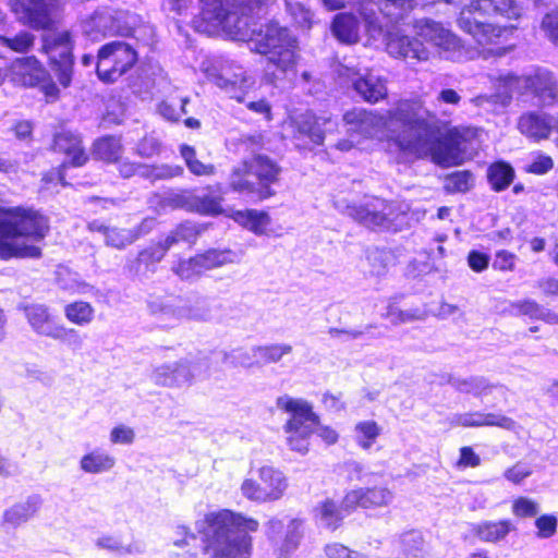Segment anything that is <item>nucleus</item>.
<instances>
[{"instance_id": "obj_42", "label": "nucleus", "mask_w": 558, "mask_h": 558, "mask_svg": "<svg viewBox=\"0 0 558 558\" xmlns=\"http://www.w3.org/2000/svg\"><path fill=\"white\" fill-rule=\"evenodd\" d=\"M122 153L123 147L118 137L107 136L95 143L94 154L100 160L116 162L120 159Z\"/></svg>"}, {"instance_id": "obj_61", "label": "nucleus", "mask_w": 558, "mask_h": 558, "mask_svg": "<svg viewBox=\"0 0 558 558\" xmlns=\"http://www.w3.org/2000/svg\"><path fill=\"white\" fill-rule=\"evenodd\" d=\"M541 29L555 45H558V11L546 13L541 21Z\"/></svg>"}, {"instance_id": "obj_14", "label": "nucleus", "mask_w": 558, "mask_h": 558, "mask_svg": "<svg viewBox=\"0 0 558 558\" xmlns=\"http://www.w3.org/2000/svg\"><path fill=\"white\" fill-rule=\"evenodd\" d=\"M16 20L29 28L50 29L56 23L58 0H10Z\"/></svg>"}, {"instance_id": "obj_55", "label": "nucleus", "mask_w": 558, "mask_h": 558, "mask_svg": "<svg viewBox=\"0 0 558 558\" xmlns=\"http://www.w3.org/2000/svg\"><path fill=\"white\" fill-rule=\"evenodd\" d=\"M136 22L137 19L135 15L126 11L113 10V36H130Z\"/></svg>"}, {"instance_id": "obj_41", "label": "nucleus", "mask_w": 558, "mask_h": 558, "mask_svg": "<svg viewBox=\"0 0 558 558\" xmlns=\"http://www.w3.org/2000/svg\"><path fill=\"white\" fill-rule=\"evenodd\" d=\"M95 545L98 549L107 550L117 555H134L141 554L143 550L133 544L124 545L121 537L113 534H104L99 536Z\"/></svg>"}, {"instance_id": "obj_9", "label": "nucleus", "mask_w": 558, "mask_h": 558, "mask_svg": "<svg viewBox=\"0 0 558 558\" xmlns=\"http://www.w3.org/2000/svg\"><path fill=\"white\" fill-rule=\"evenodd\" d=\"M409 206L378 197L366 198L360 205L348 207V215L373 230L400 231L407 223Z\"/></svg>"}, {"instance_id": "obj_23", "label": "nucleus", "mask_w": 558, "mask_h": 558, "mask_svg": "<svg viewBox=\"0 0 558 558\" xmlns=\"http://www.w3.org/2000/svg\"><path fill=\"white\" fill-rule=\"evenodd\" d=\"M32 329L39 336L52 339L59 337L62 325L54 322L49 308L41 304H31L24 308Z\"/></svg>"}, {"instance_id": "obj_54", "label": "nucleus", "mask_w": 558, "mask_h": 558, "mask_svg": "<svg viewBox=\"0 0 558 558\" xmlns=\"http://www.w3.org/2000/svg\"><path fill=\"white\" fill-rule=\"evenodd\" d=\"M287 11L290 13L295 23L303 27L310 28L312 25L313 13L296 0H284Z\"/></svg>"}, {"instance_id": "obj_64", "label": "nucleus", "mask_w": 558, "mask_h": 558, "mask_svg": "<svg viewBox=\"0 0 558 558\" xmlns=\"http://www.w3.org/2000/svg\"><path fill=\"white\" fill-rule=\"evenodd\" d=\"M328 558H366L363 554L349 549L342 544H329L325 548Z\"/></svg>"}, {"instance_id": "obj_1", "label": "nucleus", "mask_w": 558, "mask_h": 558, "mask_svg": "<svg viewBox=\"0 0 558 558\" xmlns=\"http://www.w3.org/2000/svg\"><path fill=\"white\" fill-rule=\"evenodd\" d=\"M259 523L254 518L228 509L213 511L196 524L204 535L209 558H251L252 537Z\"/></svg>"}, {"instance_id": "obj_58", "label": "nucleus", "mask_w": 558, "mask_h": 558, "mask_svg": "<svg viewBox=\"0 0 558 558\" xmlns=\"http://www.w3.org/2000/svg\"><path fill=\"white\" fill-rule=\"evenodd\" d=\"M402 550L407 555L417 556L424 548V538L418 531H408L400 536Z\"/></svg>"}, {"instance_id": "obj_16", "label": "nucleus", "mask_w": 558, "mask_h": 558, "mask_svg": "<svg viewBox=\"0 0 558 558\" xmlns=\"http://www.w3.org/2000/svg\"><path fill=\"white\" fill-rule=\"evenodd\" d=\"M386 50L391 57L405 61H427L430 58L429 49L418 38L399 31L387 34Z\"/></svg>"}, {"instance_id": "obj_21", "label": "nucleus", "mask_w": 558, "mask_h": 558, "mask_svg": "<svg viewBox=\"0 0 558 558\" xmlns=\"http://www.w3.org/2000/svg\"><path fill=\"white\" fill-rule=\"evenodd\" d=\"M417 35L424 41L438 48L442 52H454L460 48V40L441 24L425 20L417 25Z\"/></svg>"}, {"instance_id": "obj_36", "label": "nucleus", "mask_w": 558, "mask_h": 558, "mask_svg": "<svg viewBox=\"0 0 558 558\" xmlns=\"http://www.w3.org/2000/svg\"><path fill=\"white\" fill-rule=\"evenodd\" d=\"M214 317L213 302L203 296L183 299V319L208 322Z\"/></svg>"}, {"instance_id": "obj_4", "label": "nucleus", "mask_w": 558, "mask_h": 558, "mask_svg": "<svg viewBox=\"0 0 558 558\" xmlns=\"http://www.w3.org/2000/svg\"><path fill=\"white\" fill-rule=\"evenodd\" d=\"M248 40L258 53L266 54L265 80L278 86L293 81L296 65V41L286 27L271 22L257 28L248 23Z\"/></svg>"}, {"instance_id": "obj_24", "label": "nucleus", "mask_w": 558, "mask_h": 558, "mask_svg": "<svg viewBox=\"0 0 558 558\" xmlns=\"http://www.w3.org/2000/svg\"><path fill=\"white\" fill-rule=\"evenodd\" d=\"M46 76H48L47 71L35 57L16 59L12 63V80L22 86H38Z\"/></svg>"}, {"instance_id": "obj_28", "label": "nucleus", "mask_w": 558, "mask_h": 558, "mask_svg": "<svg viewBox=\"0 0 558 558\" xmlns=\"http://www.w3.org/2000/svg\"><path fill=\"white\" fill-rule=\"evenodd\" d=\"M113 9L102 8L82 22L83 33L92 40L113 36Z\"/></svg>"}, {"instance_id": "obj_59", "label": "nucleus", "mask_w": 558, "mask_h": 558, "mask_svg": "<svg viewBox=\"0 0 558 558\" xmlns=\"http://www.w3.org/2000/svg\"><path fill=\"white\" fill-rule=\"evenodd\" d=\"M511 509L518 518H533L539 512V505L531 498L518 497L513 500Z\"/></svg>"}, {"instance_id": "obj_34", "label": "nucleus", "mask_w": 558, "mask_h": 558, "mask_svg": "<svg viewBox=\"0 0 558 558\" xmlns=\"http://www.w3.org/2000/svg\"><path fill=\"white\" fill-rule=\"evenodd\" d=\"M114 465V457L99 449L84 454L80 460V469L87 474L106 473L111 471Z\"/></svg>"}, {"instance_id": "obj_57", "label": "nucleus", "mask_w": 558, "mask_h": 558, "mask_svg": "<svg viewBox=\"0 0 558 558\" xmlns=\"http://www.w3.org/2000/svg\"><path fill=\"white\" fill-rule=\"evenodd\" d=\"M385 317L393 325H401L421 319L422 314L418 310L403 311L391 304L387 307Z\"/></svg>"}, {"instance_id": "obj_63", "label": "nucleus", "mask_w": 558, "mask_h": 558, "mask_svg": "<svg viewBox=\"0 0 558 558\" xmlns=\"http://www.w3.org/2000/svg\"><path fill=\"white\" fill-rule=\"evenodd\" d=\"M151 379L159 386L174 387L173 363L156 366L153 371Z\"/></svg>"}, {"instance_id": "obj_27", "label": "nucleus", "mask_w": 558, "mask_h": 558, "mask_svg": "<svg viewBox=\"0 0 558 558\" xmlns=\"http://www.w3.org/2000/svg\"><path fill=\"white\" fill-rule=\"evenodd\" d=\"M469 10L508 20H518L523 14V8L517 0H473Z\"/></svg>"}, {"instance_id": "obj_25", "label": "nucleus", "mask_w": 558, "mask_h": 558, "mask_svg": "<svg viewBox=\"0 0 558 558\" xmlns=\"http://www.w3.org/2000/svg\"><path fill=\"white\" fill-rule=\"evenodd\" d=\"M228 186L233 192L259 201V187L246 159L232 168L228 178Z\"/></svg>"}, {"instance_id": "obj_49", "label": "nucleus", "mask_w": 558, "mask_h": 558, "mask_svg": "<svg viewBox=\"0 0 558 558\" xmlns=\"http://www.w3.org/2000/svg\"><path fill=\"white\" fill-rule=\"evenodd\" d=\"M135 232L131 231L130 228L109 227L105 236V243L107 246L123 250L137 240V233Z\"/></svg>"}, {"instance_id": "obj_33", "label": "nucleus", "mask_w": 558, "mask_h": 558, "mask_svg": "<svg viewBox=\"0 0 558 558\" xmlns=\"http://www.w3.org/2000/svg\"><path fill=\"white\" fill-rule=\"evenodd\" d=\"M150 314L160 319L179 322L183 320V299H154L148 302Z\"/></svg>"}, {"instance_id": "obj_5", "label": "nucleus", "mask_w": 558, "mask_h": 558, "mask_svg": "<svg viewBox=\"0 0 558 558\" xmlns=\"http://www.w3.org/2000/svg\"><path fill=\"white\" fill-rule=\"evenodd\" d=\"M422 125H410L408 134L399 135V150L424 158L430 156L432 160L440 167L461 165L464 160L461 148V136L458 131H450L441 141H437L433 124L429 122L430 113L421 100Z\"/></svg>"}, {"instance_id": "obj_30", "label": "nucleus", "mask_w": 558, "mask_h": 558, "mask_svg": "<svg viewBox=\"0 0 558 558\" xmlns=\"http://www.w3.org/2000/svg\"><path fill=\"white\" fill-rule=\"evenodd\" d=\"M221 202V186L219 184L216 186H207L206 193L204 194L193 193L192 213L207 216L219 215L222 213Z\"/></svg>"}, {"instance_id": "obj_11", "label": "nucleus", "mask_w": 558, "mask_h": 558, "mask_svg": "<svg viewBox=\"0 0 558 558\" xmlns=\"http://www.w3.org/2000/svg\"><path fill=\"white\" fill-rule=\"evenodd\" d=\"M458 23L460 28L470 34L478 45L477 57L489 59L507 53V48L502 46L508 32L507 27L478 22L472 17L471 10L462 11Z\"/></svg>"}, {"instance_id": "obj_39", "label": "nucleus", "mask_w": 558, "mask_h": 558, "mask_svg": "<svg viewBox=\"0 0 558 558\" xmlns=\"http://www.w3.org/2000/svg\"><path fill=\"white\" fill-rule=\"evenodd\" d=\"M37 511V502L35 500H27L20 502L8 510L3 514V522L12 527H16L27 522Z\"/></svg>"}, {"instance_id": "obj_52", "label": "nucleus", "mask_w": 558, "mask_h": 558, "mask_svg": "<svg viewBox=\"0 0 558 558\" xmlns=\"http://www.w3.org/2000/svg\"><path fill=\"white\" fill-rule=\"evenodd\" d=\"M391 253L386 250H368L366 259L369 265V272L373 276H383L387 272L388 264L391 260Z\"/></svg>"}, {"instance_id": "obj_8", "label": "nucleus", "mask_w": 558, "mask_h": 558, "mask_svg": "<svg viewBox=\"0 0 558 558\" xmlns=\"http://www.w3.org/2000/svg\"><path fill=\"white\" fill-rule=\"evenodd\" d=\"M276 407L290 416L282 427L289 448L306 454L310 449V437L318 424V415L314 412L313 405L305 399L282 395L276 399Z\"/></svg>"}, {"instance_id": "obj_50", "label": "nucleus", "mask_w": 558, "mask_h": 558, "mask_svg": "<svg viewBox=\"0 0 558 558\" xmlns=\"http://www.w3.org/2000/svg\"><path fill=\"white\" fill-rule=\"evenodd\" d=\"M0 43L14 52L27 53L34 47L35 35L27 31H21L12 37L0 36Z\"/></svg>"}, {"instance_id": "obj_31", "label": "nucleus", "mask_w": 558, "mask_h": 558, "mask_svg": "<svg viewBox=\"0 0 558 558\" xmlns=\"http://www.w3.org/2000/svg\"><path fill=\"white\" fill-rule=\"evenodd\" d=\"M353 87L365 101L373 104L386 98L388 94L385 80L373 74L359 77Z\"/></svg>"}, {"instance_id": "obj_35", "label": "nucleus", "mask_w": 558, "mask_h": 558, "mask_svg": "<svg viewBox=\"0 0 558 558\" xmlns=\"http://www.w3.org/2000/svg\"><path fill=\"white\" fill-rule=\"evenodd\" d=\"M514 529L510 520L484 521L476 524L473 532L481 541L495 543L504 539Z\"/></svg>"}, {"instance_id": "obj_2", "label": "nucleus", "mask_w": 558, "mask_h": 558, "mask_svg": "<svg viewBox=\"0 0 558 558\" xmlns=\"http://www.w3.org/2000/svg\"><path fill=\"white\" fill-rule=\"evenodd\" d=\"M49 232V221L37 210L25 207L0 208V259L39 258L35 243Z\"/></svg>"}, {"instance_id": "obj_29", "label": "nucleus", "mask_w": 558, "mask_h": 558, "mask_svg": "<svg viewBox=\"0 0 558 558\" xmlns=\"http://www.w3.org/2000/svg\"><path fill=\"white\" fill-rule=\"evenodd\" d=\"M53 149L70 157L71 165L75 167L83 166L88 159L80 136L71 132L58 133L53 140Z\"/></svg>"}, {"instance_id": "obj_20", "label": "nucleus", "mask_w": 558, "mask_h": 558, "mask_svg": "<svg viewBox=\"0 0 558 558\" xmlns=\"http://www.w3.org/2000/svg\"><path fill=\"white\" fill-rule=\"evenodd\" d=\"M448 421L452 427L497 426L508 430H512L515 427V422L511 417L500 413H483L478 411L456 413L449 416Z\"/></svg>"}, {"instance_id": "obj_46", "label": "nucleus", "mask_w": 558, "mask_h": 558, "mask_svg": "<svg viewBox=\"0 0 558 558\" xmlns=\"http://www.w3.org/2000/svg\"><path fill=\"white\" fill-rule=\"evenodd\" d=\"M57 283L61 289L72 293H86L90 288L77 272H73L66 267H60L57 270Z\"/></svg>"}, {"instance_id": "obj_43", "label": "nucleus", "mask_w": 558, "mask_h": 558, "mask_svg": "<svg viewBox=\"0 0 558 558\" xmlns=\"http://www.w3.org/2000/svg\"><path fill=\"white\" fill-rule=\"evenodd\" d=\"M293 348L288 343H274L252 348L253 356L264 364L278 363L284 355L290 354Z\"/></svg>"}, {"instance_id": "obj_48", "label": "nucleus", "mask_w": 558, "mask_h": 558, "mask_svg": "<svg viewBox=\"0 0 558 558\" xmlns=\"http://www.w3.org/2000/svg\"><path fill=\"white\" fill-rule=\"evenodd\" d=\"M474 184L473 173L470 171H454L445 177L444 189L448 193H465Z\"/></svg>"}, {"instance_id": "obj_19", "label": "nucleus", "mask_w": 558, "mask_h": 558, "mask_svg": "<svg viewBox=\"0 0 558 558\" xmlns=\"http://www.w3.org/2000/svg\"><path fill=\"white\" fill-rule=\"evenodd\" d=\"M393 493L387 487L357 488L350 490L343 498L345 509L387 507L392 502Z\"/></svg>"}, {"instance_id": "obj_38", "label": "nucleus", "mask_w": 558, "mask_h": 558, "mask_svg": "<svg viewBox=\"0 0 558 558\" xmlns=\"http://www.w3.org/2000/svg\"><path fill=\"white\" fill-rule=\"evenodd\" d=\"M302 521L293 519L289 522L286 529L284 537L276 543V554L278 558H287L293 553L302 538Z\"/></svg>"}, {"instance_id": "obj_47", "label": "nucleus", "mask_w": 558, "mask_h": 558, "mask_svg": "<svg viewBox=\"0 0 558 558\" xmlns=\"http://www.w3.org/2000/svg\"><path fill=\"white\" fill-rule=\"evenodd\" d=\"M379 10L391 21L398 22L414 9L415 0H379Z\"/></svg>"}, {"instance_id": "obj_26", "label": "nucleus", "mask_w": 558, "mask_h": 558, "mask_svg": "<svg viewBox=\"0 0 558 558\" xmlns=\"http://www.w3.org/2000/svg\"><path fill=\"white\" fill-rule=\"evenodd\" d=\"M210 360L211 355L199 354L195 359H182L178 362H173L174 386L191 384L195 377L207 373Z\"/></svg>"}, {"instance_id": "obj_51", "label": "nucleus", "mask_w": 558, "mask_h": 558, "mask_svg": "<svg viewBox=\"0 0 558 558\" xmlns=\"http://www.w3.org/2000/svg\"><path fill=\"white\" fill-rule=\"evenodd\" d=\"M450 384L460 392L473 393L474 396H483L493 387L483 377H470V378H456L451 379Z\"/></svg>"}, {"instance_id": "obj_45", "label": "nucleus", "mask_w": 558, "mask_h": 558, "mask_svg": "<svg viewBox=\"0 0 558 558\" xmlns=\"http://www.w3.org/2000/svg\"><path fill=\"white\" fill-rule=\"evenodd\" d=\"M354 432L357 445L368 450L380 435L381 427L375 421H362L355 425Z\"/></svg>"}, {"instance_id": "obj_15", "label": "nucleus", "mask_w": 558, "mask_h": 558, "mask_svg": "<svg viewBox=\"0 0 558 558\" xmlns=\"http://www.w3.org/2000/svg\"><path fill=\"white\" fill-rule=\"evenodd\" d=\"M72 36L68 31L46 36L44 39L43 50L48 54L51 68L63 87L70 86L72 81Z\"/></svg>"}, {"instance_id": "obj_17", "label": "nucleus", "mask_w": 558, "mask_h": 558, "mask_svg": "<svg viewBox=\"0 0 558 558\" xmlns=\"http://www.w3.org/2000/svg\"><path fill=\"white\" fill-rule=\"evenodd\" d=\"M294 137H307L314 144H322L327 132H331L336 122L330 117H315L311 112L296 116L290 122Z\"/></svg>"}, {"instance_id": "obj_62", "label": "nucleus", "mask_w": 558, "mask_h": 558, "mask_svg": "<svg viewBox=\"0 0 558 558\" xmlns=\"http://www.w3.org/2000/svg\"><path fill=\"white\" fill-rule=\"evenodd\" d=\"M532 469L525 463L517 462L504 472V477L515 485H520L525 478L531 476Z\"/></svg>"}, {"instance_id": "obj_18", "label": "nucleus", "mask_w": 558, "mask_h": 558, "mask_svg": "<svg viewBox=\"0 0 558 558\" xmlns=\"http://www.w3.org/2000/svg\"><path fill=\"white\" fill-rule=\"evenodd\" d=\"M248 161L251 171L259 187V201L267 199L276 194L271 185L279 180L281 167L266 155H254Z\"/></svg>"}, {"instance_id": "obj_32", "label": "nucleus", "mask_w": 558, "mask_h": 558, "mask_svg": "<svg viewBox=\"0 0 558 558\" xmlns=\"http://www.w3.org/2000/svg\"><path fill=\"white\" fill-rule=\"evenodd\" d=\"M332 34L344 44H355L359 40L360 25L353 14L339 13L331 25Z\"/></svg>"}, {"instance_id": "obj_6", "label": "nucleus", "mask_w": 558, "mask_h": 558, "mask_svg": "<svg viewBox=\"0 0 558 558\" xmlns=\"http://www.w3.org/2000/svg\"><path fill=\"white\" fill-rule=\"evenodd\" d=\"M274 0H201L202 10L194 19L195 29L207 35L220 32L233 39H245L248 32V13Z\"/></svg>"}, {"instance_id": "obj_22", "label": "nucleus", "mask_w": 558, "mask_h": 558, "mask_svg": "<svg viewBox=\"0 0 558 558\" xmlns=\"http://www.w3.org/2000/svg\"><path fill=\"white\" fill-rule=\"evenodd\" d=\"M518 129L526 137L539 141L547 138L553 129L558 131V118L543 112H526L520 117Z\"/></svg>"}, {"instance_id": "obj_12", "label": "nucleus", "mask_w": 558, "mask_h": 558, "mask_svg": "<svg viewBox=\"0 0 558 558\" xmlns=\"http://www.w3.org/2000/svg\"><path fill=\"white\" fill-rule=\"evenodd\" d=\"M258 481L245 478L240 487L241 494L246 499L266 504L281 499L288 489L289 483L282 471L263 465L257 470Z\"/></svg>"}, {"instance_id": "obj_3", "label": "nucleus", "mask_w": 558, "mask_h": 558, "mask_svg": "<svg viewBox=\"0 0 558 558\" xmlns=\"http://www.w3.org/2000/svg\"><path fill=\"white\" fill-rule=\"evenodd\" d=\"M422 112L420 99H402L385 114L353 109L343 114V121L350 137L360 135L368 138L386 132L388 138L399 149V135L408 134L410 125H422Z\"/></svg>"}, {"instance_id": "obj_56", "label": "nucleus", "mask_w": 558, "mask_h": 558, "mask_svg": "<svg viewBox=\"0 0 558 558\" xmlns=\"http://www.w3.org/2000/svg\"><path fill=\"white\" fill-rule=\"evenodd\" d=\"M198 231L192 223H182L172 230L166 238L168 245L172 246L179 242L192 243L196 240Z\"/></svg>"}, {"instance_id": "obj_7", "label": "nucleus", "mask_w": 558, "mask_h": 558, "mask_svg": "<svg viewBox=\"0 0 558 558\" xmlns=\"http://www.w3.org/2000/svg\"><path fill=\"white\" fill-rule=\"evenodd\" d=\"M207 78L225 90L231 98L245 102L246 108L255 113L271 119V107L265 99L250 100V93L255 88L256 81L240 65L231 61H219L206 69Z\"/></svg>"}, {"instance_id": "obj_60", "label": "nucleus", "mask_w": 558, "mask_h": 558, "mask_svg": "<svg viewBox=\"0 0 558 558\" xmlns=\"http://www.w3.org/2000/svg\"><path fill=\"white\" fill-rule=\"evenodd\" d=\"M319 518L323 524L335 530L338 526L339 521H341L342 514L333 501L326 500L319 508Z\"/></svg>"}, {"instance_id": "obj_37", "label": "nucleus", "mask_w": 558, "mask_h": 558, "mask_svg": "<svg viewBox=\"0 0 558 558\" xmlns=\"http://www.w3.org/2000/svg\"><path fill=\"white\" fill-rule=\"evenodd\" d=\"M234 220L257 235L265 234L271 219L266 211L256 209L239 210L233 216Z\"/></svg>"}, {"instance_id": "obj_53", "label": "nucleus", "mask_w": 558, "mask_h": 558, "mask_svg": "<svg viewBox=\"0 0 558 558\" xmlns=\"http://www.w3.org/2000/svg\"><path fill=\"white\" fill-rule=\"evenodd\" d=\"M171 246L168 245L167 240L149 245L142 250L137 256V263L144 264L146 267L159 263Z\"/></svg>"}, {"instance_id": "obj_44", "label": "nucleus", "mask_w": 558, "mask_h": 558, "mask_svg": "<svg viewBox=\"0 0 558 558\" xmlns=\"http://www.w3.org/2000/svg\"><path fill=\"white\" fill-rule=\"evenodd\" d=\"M487 175L493 189L499 192L512 183L514 170L509 163L500 161L489 167Z\"/></svg>"}, {"instance_id": "obj_40", "label": "nucleus", "mask_w": 558, "mask_h": 558, "mask_svg": "<svg viewBox=\"0 0 558 558\" xmlns=\"http://www.w3.org/2000/svg\"><path fill=\"white\" fill-rule=\"evenodd\" d=\"M65 318L77 326L89 325L95 317V308L88 302L75 301L64 306Z\"/></svg>"}, {"instance_id": "obj_10", "label": "nucleus", "mask_w": 558, "mask_h": 558, "mask_svg": "<svg viewBox=\"0 0 558 558\" xmlns=\"http://www.w3.org/2000/svg\"><path fill=\"white\" fill-rule=\"evenodd\" d=\"M496 80L499 85L502 86L504 90L493 96L481 95L474 97L472 102L475 106L482 107L486 102H496L497 98H500L505 104L510 100L511 92L519 87L521 83H523L526 88L531 89L544 105H550L558 92L553 74L545 70H538L534 75L525 77H519L512 73L500 74Z\"/></svg>"}, {"instance_id": "obj_13", "label": "nucleus", "mask_w": 558, "mask_h": 558, "mask_svg": "<svg viewBox=\"0 0 558 558\" xmlns=\"http://www.w3.org/2000/svg\"><path fill=\"white\" fill-rule=\"evenodd\" d=\"M137 53L125 41L104 45L97 54L96 72L100 81L112 83L129 71L136 62Z\"/></svg>"}]
</instances>
